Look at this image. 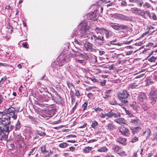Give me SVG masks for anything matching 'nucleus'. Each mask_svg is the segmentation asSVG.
<instances>
[{
	"label": "nucleus",
	"mask_w": 157,
	"mask_h": 157,
	"mask_svg": "<svg viewBox=\"0 0 157 157\" xmlns=\"http://www.w3.org/2000/svg\"><path fill=\"white\" fill-rule=\"evenodd\" d=\"M1 118L0 117V140H2V132L3 131L6 129L8 131L7 126L9 125L11 123L10 118L6 114L1 115Z\"/></svg>",
	"instance_id": "obj_1"
},
{
	"label": "nucleus",
	"mask_w": 157,
	"mask_h": 157,
	"mask_svg": "<svg viewBox=\"0 0 157 157\" xmlns=\"http://www.w3.org/2000/svg\"><path fill=\"white\" fill-rule=\"evenodd\" d=\"M79 29L77 30L75 29L74 30L73 33L75 35L77 34H81V35H84L87 34V37L89 35V27L88 26L87 23L86 21H83L80 23L78 26Z\"/></svg>",
	"instance_id": "obj_2"
},
{
	"label": "nucleus",
	"mask_w": 157,
	"mask_h": 157,
	"mask_svg": "<svg viewBox=\"0 0 157 157\" xmlns=\"http://www.w3.org/2000/svg\"><path fill=\"white\" fill-rule=\"evenodd\" d=\"M72 37L75 36H76L77 38L75 39L74 42L75 44V45L78 47H82L84 46V41L88 39V37H87V34L84 35H81V34H77L75 35L74 33H73L72 34Z\"/></svg>",
	"instance_id": "obj_3"
},
{
	"label": "nucleus",
	"mask_w": 157,
	"mask_h": 157,
	"mask_svg": "<svg viewBox=\"0 0 157 157\" xmlns=\"http://www.w3.org/2000/svg\"><path fill=\"white\" fill-rule=\"evenodd\" d=\"M117 95L118 98L121 102V103L118 104L119 105L122 106L128 104V101L127 98L129 94L126 90H124L118 93Z\"/></svg>",
	"instance_id": "obj_4"
},
{
	"label": "nucleus",
	"mask_w": 157,
	"mask_h": 157,
	"mask_svg": "<svg viewBox=\"0 0 157 157\" xmlns=\"http://www.w3.org/2000/svg\"><path fill=\"white\" fill-rule=\"evenodd\" d=\"M19 112V110H16L13 107H10L8 109H5L3 112H0V115L6 114L10 117V118L12 117L14 120L17 119V113Z\"/></svg>",
	"instance_id": "obj_5"
},
{
	"label": "nucleus",
	"mask_w": 157,
	"mask_h": 157,
	"mask_svg": "<svg viewBox=\"0 0 157 157\" xmlns=\"http://www.w3.org/2000/svg\"><path fill=\"white\" fill-rule=\"evenodd\" d=\"M90 35L91 42L94 43H98L101 44L106 41L103 34H98L97 35H95L93 34H91Z\"/></svg>",
	"instance_id": "obj_6"
},
{
	"label": "nucleus",
	"mask_w": 157,
	"mask_h": 157,
	"mask_svg": "<svg viewBox=\"0 0 157 157\" xmlns=\"http://www.w3.org/2000/svg\"><path fill=\"white\" fill-rule=\"evenodd\" d=\"M110 16L111 17L118 20H122L130 22L132 21V17L131 16H126L119 13L112 14H110Z\"/></svg>",
	"instance_id": "obj_7"
},
{
	"label": "nucleus",
	"mask_w": 157,
	"mask_h": 157,
	"mask_svg": "<svg viewBox=\"0 0 157 157\" xmlns=\"http://www.w3.org/2000/svg\"><path fill=\"white\" fill-rule=\"evenodd\" d=\"M149 99L151 100V103L154 104L157 101V92L156 90H151L149 94Z\"/></svg>",
	"instance_id": "obj_8"
},
{
	"label": "nucleus",
	"mask_w": 157,
	"mask_h": 157,
	"mask_svg": "<svg viewBox=\"0 0 157 157\" xmlns=\"http://www.w3.org/2000/svg\"><path fill=\"white\" fill-rule=\"evenodd\" d=\"M135 14L140 16L144 19L147 18L145 14H147L149 17L150 16V13L149 11H144L143 10H141L139 8Z\"/></svg>",
	"instance_id": "obj_9"
},
{
	"label": "nucleus",
	"mask_w": 157,
	"mask_h": 157,
	"mask_svg": "<svg viewBox=\"0 0 157 157\" xmlns=\"http://www.w3.org/2000/svg\"><path fill=\"white\" fill-rule=\"evenodd\" d=\"M109 24V26L115 30H121L127 28L126 26L123 25H119L117 24L113 23H110Z\"/></svg>",
	"instance_id": "obj_10"
},
{
	"label": "nucleus",
	"mask_w": 157,
	"mask_h": 157,
	"mask_svg": "<svg viewBox=\"0 0 157 157\" xmlns=\"http://www.w3.org/2000/svg\"><path fill=\"white\" fill-rule=\"evenodd\" d=\"M118 130L119 132L124 136L126 137H128L129 136L130 132L129 130L125 127H118Z\"/></svg>",
	"instance_id": "obj_11"
},
{
	"label": "nucleus",
	"mask_w": 157,
	"mask_h": 157,
	"mask_svg": "<svg viewBox=\"0 0 157 157\" xmlns=\"http://www.w3.org/2000/svg\"><path fill=\"white\" fill-rule=\"evenodd\" d=\"M96 29L97 30H101L103 31V32L106 38L105 39L106 41H107V39H109L112 36V32L109 30L103 28H99L98 27H97L96 28Z\"/></svg>",
	"instance_id": "obj_12"
},
{
	"label": "nucleus",
	"mask_w": 157,
	"mask_h": 157,
	"mask_svg": "<svg viewBox=\"0 0 157 157\" xmlns=\"http://www.w3.org/2000/svg\"><path fill=\"white\" fill-rule=\"evenodd\" d=\"M8 127V131L5 129V130H4L3 131V132H2V140L3 139H6L8 138V135L9 134L10 132L12 131L14 128V127L13 125H11L10 126V127H9V125L7 126Z\"/></svg>",
	"instance_id": "obj_13"
},
{
	"label": "nucleus",
	"mask_w": 157,
	"mask_h": 157,
	"mask_svg": "<svg viewBox=\"0 0 157 157\" xmlns=\"http://www.w3.org/2000/svg\"><path fill=\"white\" fill-rule=\"evenodd\" d=\"M113 149L114 151L117 153L120 156H123L125 155L124 151H121V148L117 145H114L113 147Z\"/></svg>",
	"instance_id": "obj_14"
},
{
	"label": "nucleus",
	"mask_w": 157,
	"mask_h": 157,
	"mask_svg": "<svg viewBox=\"0 0 157 157\" xmlns=\"http://www.w3.org/2000/svg\"><path fill=\"white\" fill-rule=\"evenodd\" d=\"M51 98L47 95H41L37 97V99L41 102H47L50 100Z\"/></svg>",
	"instance_id": "obj_15"
},
{
	"label": "nucleus",
	"mask_w": 157,
	"mask_h": 157,
	"mask_svg": "<svg viewBox=\"0 0 157 157\" xmlns=\"http://www.w3.org/2000/svg\"><path fill=\"white\" fill-rule=\"evenodd\" d=\"M68 59V58L66 57H64L61 59V60L59 62H58V63H55V65L56 64V66L55 67L56 68H58V66H59V68L62 67L67 62Z\"/></svg>",
	"instance_id": "obj_16"
},
{
	"label": "nucleus",
	"mask_w": 157,
	"mask_h": 157,
	"mask_svg": "<svg viewBox=\"0 0 157 157\" xmlns=\"http://www.w3.org/2000/svg\"><path fill=\"white\" fill-rule=\"evenodd\" d=\"M37 89L40 90V93H42L44 91L46 92L47 90V87L40 82L37 83Z\"/></svg>",
	"instance_id": "obj_17"
},
{
	"label": "nucleus",
	"mask_w": 157,
	"mask_h": 157,
	"mask_svg": "<svg viewBox=\"0 0 157 157\" xmlns=\"http://www.w3.org/2000/svg\"><path fill=\"white\" fill-rule=\"evenodd\" d=\"M127 139L122 137H119L117 139L116 141L119 144L123 145H125L127 144Z\"/></svg>",
	"instance_id": "obj_18"
},
{
	"label": "nucleus",
	"mask_w": 157,
	"mask_h": 157,
	"mask_svg": "<svg viewBox=\"0 0 157 157\" xmlns=\"http://www.w3.org/2000/svg\"><path fill=\"white\" fill-rule=\"evenodd\" d=\"M96 12H91L88 13L87 15V17L88 19L92 20L94 18H96L97 17Z\"/></svg>",
	"instance_id": "obj_19"
},
{
	"label": "nucleus",
	"mask_w": 157,
	"mask_h": 157,
	"mask_svg": "<svg viewBox=\"0 0 157 157\" xmlns=\"http://www.w3.org/2000/svg\"><path fill=\"white\" fill-rule=\"evenodd\" d=\"M114 121L120 124H125L126 122V121L124 118H122L115 119Z\"/></svg>",
	"instance_id": "obj_20"
},
{
	"label": "nucleus",
	"mask_w": 157,
	"mask_h": 157,
	"mask_svg": "<svg viewBox=\"0 0 157 157\" xmlns=\"http://www.w3.org/2000/svg\"><path fill=\"white\" fill-rule=\"evenodd\" d=\"M146 98L145 94L143 93H140L138 97V100L140 101H142Z\"/></svg>",
	"instance_id": "obj_21"
},
{
	"label": "nucleus",
	"mask_w": 157,
	"mask_h": 157,
	"mask_svg": "<svg viewBox=\"0 0 157 157\" xmlns=\"http://www.w3.org/2000/svg\"><path fill=\"white\" fill-rule=\"evenodd\" d=\"M84 46H85L87 51L89 52L93 51V49L92 47V45L91 44L87 43Z\"/></svg>",
	"instance_id": "obj_22"
},
{
	"label": "nucleus",
	"mask_w": 157,
	"mask_h": 157,
	"mask_svg": "<svg viewBox=\"0 0 157 157\" xmlns=\"http://www.w3.org/2000/svg\"><path fill=\"white\" fill-rule=\"evenodd\" d=\"M21 127V125L20 122L18 120L17 121V122L15 124V126L14 131V133L15 132H16V131H17L19 130V129Z\"/></svg>",
	"instance_id": "obj_23"
},
{
	"label": "nucleus",
	"mask_w": 157,
	"mask_h": 157,
	"mask_svg": "<svg viewBox=\"0 0 157 157\" xmlns=\"http://www.w3.org/2000/svg\"><path fill=\"white\" fill-rule=\"evenodd\" d=\"M73 52L74 55L76 57L80 56L83 57L84 56V55L83 54L81 53L78 51H73Z\"/></svg>",
	"instance_id": "obj_24"
},
{
	"label": "nucleus",
	"mask_w": 157,
	"mask_h": 157,
	"mask_svg": "<svg viewBox=\"0 0 157 157\" xmlns=\"http://www.w3.org/2000/svg\"><path fill=\"white\" fill-rule=\"evenodd\" d=\"M45 147V145H43L40 148L42 153L44 154L48 152V151L46 150Z\"/></svg>",
	"instance_id": "obj_25"
},
{
	"label": "nucleus",
	"mask_w": 157,
	"mask_h": 157,
	"mask_svg": "<svg viewBox=\"0 0 157 157\" xmlns=\"http://www.w3.org/2000/svg\"><path fill=\"white\" fill-rule=\"evenodd\" d=\"M108 150V149L105 146H104L98 148L97 151L100 152H105Z\"/></svg>",
	"instance_id": "obj_26"
},
{
	"label": "nucleus",
	"mask_w": 157,
	"mask_h": 157,
	"mask_svg": "<svg viewBox=\"0 0 157 157\" xmlns=\"http://www.w3.org/2000/svg\"><path fill=\"white\" fill-rule=\"evenodd\" d=\"M119 5L124 6L127 5V3L125 0H118Z\"/></svg>",
	"instance_id": "obj_27"
},
{
	"label": "nucleus",
	"mask_w": 157,
	"mask_h": 157,
	"mask_svg": "<svg viewBox=\"0 0 157 157\" xmlns=\"http://www.w3.org/2000/svg\"><path fill=\"white\" fill-rule=\"evenodd\" d=\"M143 6L144 9H146L150 8L151 7V5L149 3L147 2H145L143 4Z\"/></svg>",
	"instance_id": "obj_28"
},
{
	"label": "nucleus",
	"mask_w": 157,
	"mask_h": 157,
	"mask_svg": "<svg viewBox=\"0 0 157 157\" xmlns=\"http://www.w3.org/2000/svg\"><path fill=\"white\" fill-rule=\"evenodd\" d=\"M115 126L111 123L108 124L107 125L108 130L110 131H113L114 128Z\"/></svg>",
	"instance_id": "obj_29"
},
{
	"label": "nucleus",
	"mask_w": 157,
	"mask_h": 157,
	"mask_svg": "<svg viewBox=\"0 0 157 157\" xmlns=\"http://www.w3.org/2000/svg\"><path fill=\"white\" fill-rule=\"evenodd\" d=\"M138 86V85L137 83L136 82H134L130 84L129 85V88L131 89H134Z\"/></svg>",
	"instance_id": "obj_30"
},
{
	"label": "nucleus",
	"mask_w": 157,
	"mask_h": 157,
	"mask_svg": "<svg viewBox=\"0 0 157 157\" xmlns=\"http://www.w3.org/2000/svg\"><path fill=\"white\" fill-rule=\"evenodd\" d=\"M123 109L125 111V112L126 114L128 115V117H131L133 116V114L131 113V112L127 110L125 108H124Z\"/></svg>",
	"instance_id": "obj_31"
},
{
	"label": "nucleus",
	"mask_w": 157,
	"mask_h": 157,
	"mask_svg": "<svg viewBox=\"0 0 157 157\" xmlns=\"http://www.w3.org/2000/svg\"><path fill=\"white\" fill-rule=\"evenodd\" d=\"M157 58L154 56H152L150 58L148 57V60L150 62H154L157 60Z\"/></svg>",
	"instance_id": "obj_32"
},
{
	"label": "nucleus",
	"mask_w": 157,
	"mask_h": 157,
	"mask_svg": "<svg viewBox=\"0 0 157 157\" xmlns=\"http://www.w3.org/2000/svg\"><path fill=\"white\" fill-rule=\"evenodd\" d=\"M28 117L31 120V121L32 122V123L36 124V118L29 115L28 116Z\"/></svg>",
	"instance_id": "obj_33"
},
{
	"label": "nucleus",
	"mask_w": 157,
	"mask_h": 157,
	"mask_svg": "<svg viewBox=\"0 0 157 157\" xmlns=\"http://www.w3.org/2000/svg\"><path fill=\"white\" fill-rule=\"evenodd\" d=\"M6 98V97L3 95H0V105L3 102Z\"/></svg>",
	"instance_id": "obj_34"
},
{
	"label": "nucleus",
	"mask_w": 157,
	"mask_h": 157,
	"mask_svg": "<svg viewBox=\"0 0 157 157\" xmlns=\"http://www.w3.org/2000/svg\"><path fill=\"white\" fill-rule=\"evenodd\" d=\"M75 62L76 63H79L82 65L84 64V59H78L77 58H75Z\"/></svg>",
	"instance_id": "obj_35"
},
{
	"label": "nucleus",
	"mask_w": 157,
	"mask_h": 157,
	"mask_svg": "<svg viewBox=\"0 0 157 157\" xmlns=\"http://www.w3.org/2000/svg\"><path fill=\"white\" fill-rule=\"evenodd\" d=\"M113 112L111 110L110 112H108L106 113L107 116L109 118H112L113 117Z\"/></svg>",
	"instance_id": "obj_36"
},
{
	"label": "nucleus",
	"mask_w": 157,
	"mask_h": 157,
	"mask_svg": "<svg viewBox=\"0 0 157 157\" xmlns=\"http://www.w3.org/2000/svg\"><path fill=\"white\" fill-rule=\"evenodd\" d=\"M138 140V138L137 136H134L131 138V141L132 143H135Z\"/></svg>",
	"instance_id": "obj_37"
},
{
	"label": "nucleus",
	"mask_w": 157,
	"mask_h": 157,
	"mask_svg": "<svg viewBox=\"0 0 157 157\" xmlns=\"http://www.w3.org/2000/svg\"><path fill=\"white\" fill-rule=\"evenodd\" d=\"M36 134L40 135L41 136H44L46 135L45 132L39 131H37L36 132Z\"/></svg>",
	"instance_id": "obj_38"
},
{
	"label": "nucleus",
	"mask_w": 157,
	"mask_h": 157,
	"mask_svg": "<svg viewBox=\"0 0 157 157\" xmlns=\"http://www.w3.org/2000/svg\"><path fill=\"white\" fill-rule=\"evenodd\" d=\"M139 121V119L135 117L134 119L131 120V122L133 123L135 125H137Z\"/></svg>",
	"instance_id": "obj_39"
},
{
	"label": "nucleus",
	"mask_w": 157,
	"mask_h": 157,
	"mask_svg": "<svg viewBox=\"0 0 157 157\" xmlns=\"http://www.w3.org/2000/svg\"><path fill=\"white\" fill-rule=\"evenodd\" d=\"M98 125V122L95 121H93L92 122V124L91 125V127L95 128Z\"/></svg>",
	"instance_id": "obj_40"
},
{
	"label": "nucleus",
	"mask_w": 157,
	"mask_h": 157,
	"mask_svg": "<svg viewBox=\"0 0 157 157\" xmlns=\"http://www.w3.org/2000/svg\"><path fill=\"white\" fill-rule=\"evenodd\" d=\"M91 150V147H85L83 149V151L86 153H88Z\"/></svg>",
	"instance_id": "obj_41"
},
{
	"label": "nucleus",
	"mask_w": 157,
	"mask_h": 157,
	"mask_svg": "<svg viewBox=\"0 0 157 157\" xmlns=\"http://www.w3.org/2000/svg\"><path fill=\"white\" fill-rule=\"evenodd\" d=\"M36 149L35 147H34L29 152V153L28 154V155L29 156H30L31 155H33L35 153V150Z\"/></svg>",
	"instance_id": "obj_42"
},
{
	"label": "nucleus",
	"mask_w": 157,
	"mask_h": 157,
	"mask_svg": "<svg viewBox=\"0 0 157 157\" xmlns=\"http://www.w3.org/2000/svg\"><path fill=\"white\" fill-rule=\"evenodd\" d=\"M67 146V144L66 143H63L59 144V146L62 148H64Z\"/></svg>",
	"instance_id": "obj_43"
},
{
	"label": "nucleus",
	"mask_w": 157,
	"mask_h": 157,
	"mask_svg": "<svg viewBox=\"0 0 157 157\" xmlns=\"http://www.w3.org/2000/svg\"><path fill=\"white\" fill-rule=\"evenodd\" d=\"M138 9V8L137 7H133L131 8L129 11L132 13L135 14Z\"/></svg>",
	"instance_id": "obj_44"
},
{
	"label": "nucleus",
	"mask_w": 157,
	"mask_h": 157,
	"mask_svg": "<svg viewBox=\"0 0 157 157\" xmlns=\"http://www.w3.org/2000/svg\"><path fill=\"white\" fill-rule=\"evenodd\" d=\"M88 105V102H85L83 104H82V107L83 108V111H84L86 109L87 106Z\"/></svg>",
	"instance_id": "obj_45"
},
{
	"label": "nucleus",
	"mask_w": 157,
	"mask_h": 157,
	"mask_svg": "<svg viewBox=\"0 0 157 157\" xmlns=\"http://www.w3.org/2000/svg\"><path fill=\"white\" fill-rule=\"evenodd\" d=\"M146 133L147 134V135H148L147 136L149 137L150 136L151 132L149 129H148L146 131H144L143 132L144 135Z\"/></svg>",
	"instance_id": "obj_46"
},
{
	"label": "nucleus",
	"mask_w": 157,
	"mask_h": 157,
	"mask_svg": "<svg viewBox=\"0 0 157 157\" xmlns=\"http://www.w3.org/2000/svg\"><path fill=\"white\" fill-rule=\"evenodd\" d=\"M145 77V74H142L136 76L134 79L136 78H144Z\"/></svg>",
	"instance_id": "obj_47"
},
{
	"label": "nucleus",
	"mask_w": 157,
	"mask_h": 157,
	"mask_svg": "<svg viewBox=\"0 0 157 157\" xmlns=\"http://www.w3.org/2000/svg\"><path fill=\"white\" fill-rule=\"evenodd\" d=\"M120 116V113H114L113 112V117H119Z\"/></svg>",
	"instance_id": "obj_48"
},
{
	"label": "nucleus",
	"mask_w": 157,
	"mask_h": 157,
	"mask_svg": "<svg viewBox=\"0 0 157 157\" xmlns=\"http://www.w3.org/2000/svg\"><path fill=\"white\" fill-rule=\"evenodd\" d=\"M96 88V87H95V86H91V87H88V88H86V90H92L93 91H95Z\"/></svg>",
	"instance_id": "obj_49"
},
{
	"label": "nucleus",
	"mask_w": 157,
	"mask_h": 157,
	"mask_svg": "<svg viewBox=\"0 0 157 157\" xmlns=\"http://www.w3.org/2000/svg\"><path fill=\"white\" fill-rule=\"evenodd\" d=\"M144 3L143 1L140 0V1L138 4V5L139 6V7H141V6H143V5Z\"/></svg>",
	"instance_id": "obj_50"
},
{
	"label": "nucleus",
	"mask_w": 157,
	"mask_h": 157,
	"mask_svg": "<svg viewBox=\"0 0 157 157\" xmlns=\"http://www.w3.org/2000/svg\"><path fill=\"white\" fill-rule=\"evenodd\" d=\"M137 129H141V128L139 127H137L136 128H135L133 129H132V132L133 134H135V133L136 132V131Z\"/></svg>",
	"instance_id": "obj_51"
},
{
	"label": "nucleus",
	"mask_w": 157,
	"mask_h": 157,
	"mask_svg": "<svg viewBox=\"0 0 157 157\" xmlns=\"http://www.w3.org/2000/svg\"><path fill=\"white\" fill-rule=\"evenodd\" d=\"M88 78L94 82H98V80L94 77Z\"/></svg>",
	"instance_id": "obj_52"
},
{
	"label": "nucleus",
	"mask_w": 157,
	"mask_h": 157,
	"mask_svg": "<svg viewBox=\"0 0 157 157\" xmlns=\"http://www.w3.org/2000/svg\"><path fill=\"white\" fill-rule=\"evenodd\" d=\"M151 16L152 17V18L154 20L156 19V16L154 13H152L151 14H150V16L149 17Z\"/></svg>",
	"instance_id": "obj_53"
},
{
	"label": "nucleus",
	"mask_w": 157,
	"mask_h": 157,
	"mask_svg": "<svg viewBox=\"0 0 157 157\" xmlns=\"http://www.w3.org/2000/svg\"><path fill=\"white\" fill-rule=\"evenodd\" d=\"M106 157H114L113 155H111L110 153H109L106 154Z\"/></svg>",
	"instance_id": "obj_54"
},
{
	"label": "nucleus",
	"mask_w": 157,
	"mask_h": 157,
	"mask_svg": "<svg viewBox=\"0 0 157 157\" xmlns=\"http://www.w3.org/2000/svg\"><path fill=\"white\" fill-rule=\"evenodd\" d=\"M100 116L101 118H104L106 116H107V115H106V113L104 114L103 113H101L100 114Z\"/></svg>",
	"instance_id": "obj_55"
},
{
	"label": "nucleus",
	"mask_w": 157,
	"mask_h": 157,
	"mask_svg": "<svg viewBox=\"0 0 157 157\" xmlns=\"http://www.w3.org/2000/svg\"><path fill=\"white\" fill-rule=\"evenodd\" d=\"M38 105H40V106H41L42 107H43V108L44 107H47V106L46 105H48V104H41V103H38Z\"/></svg>",
	"instance_id": "obj_56"
},
{
	"label": "nucleus",
	"mask_w": 157,
	"mask_h": 157,
	"mask_svg": "<svg viewBox=\"0 0 157 157\" xmlns=\"http://www.w3.org/2000/svg\"><path fill=\"white\" fill-rule=\"evenodd\" d=\"M142 44V42H138L136 43L135 44V45L136 46H140Z\"/></svg>",
	"instance_id": "obj_57"
},
{
	"label": "nucleus",
	"mask_w": 157,
	"mask_h": 157,
	"mask_svg": "<svg viewBox=\"0 0 157 157\" xmlns=\"http://www.w3.org/2000/svg\"><path fill=\"white\" fill-rule=\"evenodd\" d=\"M96 112H101L102 110V109L99 108L94 109Z\"/></svg>",
	"instance_id": "obj_58"
},
{
	"label": "nucleus",
	"mask_w": 157,
	"mask_h": 157,
	"mask_svg": "<svg viewBox=\"0 0 157 157\" xmlns=\"http://www.w3.org/2000/svg\"><path fill=\"white\" fill-rule=\"evenodd\" d=\"M76 108V105H75L72 108L71 110V114L73 113L74 112V111L75 110Z\"/></svg>",
	"instance_id": "obj_59"
},
{
	"label": "nucleus",
	"mask_w": 157,
	"mask_h": 157,
	"mask_svg": "<svg viewBox=\"0 0 157 157\" xmlns=\"http://www.w3.org/2000/svg\"><path fill=\"white\" fill-rule=\"evenodd\" d=\"M106 82L105 80H104L103 82H100L101 85L102 86H105Z\"/></svg>",
	"instance_id": "obj_60"
},
{
	"label": "nucleus",
	"mask_w": 157,
	"mask_h": 157,
	"mask_svg": "<svg viewBox=\"0 0 157 157\" xmlns=\"http://www.w3.org/2000/svg\"><path fill=\"white\" fill-rule=\"evenodd\" d=\"M6 67L8 66V65L6 63H0V66Z\"/></svg>",
	"instance_id": "obj_61"
},
{
	"label": "nucleus",
	"mask_w": 157,
	"mask_h": 157,
	"mask_svg": "<svg viewBox=\"0 0 157 157\" xmlns=\"http://www.w3.org/2000/svg\"><path fill=\"white\" fill-rule=\"evenodd\" d=\"M99 52L100 56H102L105 53V52L102 50L99 51Z\"/></svg>",
	"instance_id": "obj_62"
},
{
	"label": "nucleus",
	"mask_w": 157,
	"mask_h": 157,
	"mask_svg": "<svg viewBox=\"0 0 157 157\" xmlns=\"http://www.w3.org/2000/svg\"><path fill=\"white\" fill-rule=\"evenodd\" d=\"M75 95L77 97H78L79 96L80 94L78 90H76V91Z\"/></svg>",
	"instance_id": "obj_63"
},
{
	"label": "nucleus",
	"mask_w": 157,
	"mask_h": 157,
	"mask_svg": "<svg viewBox=\"0 0 157 157\" xmlns=\"http://www.w3.org/2000/svg\"><path fill=\"white\" fill-rule=\"evenodd\" d=\"M22 46L24 47L25 48H27V42H26L25 43H24L22 44Z\"/></svg>",
	"instance_id": "obj_64"
}]
</instances>
